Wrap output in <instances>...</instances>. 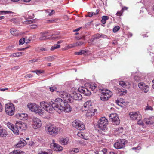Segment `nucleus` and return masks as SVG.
Returning <instances> with one entry per match:
<instances>
[{
    "instance_id": "44",
    "label": "nucleus",
    "mask_w": 154,
    "mask_h": 154,
    "mask_svg": "<svg viewBox=\"0 0 154 154\" xmlns=\"http://www.w3.org/2000/svg\"><path fill=\"white\" fill-rule=\"evenodd\" d=\"M134 79L136 82H139L141 81L143 79L138 76H135L134 77Z\"/></svg>"
},
{
    "instance_id": "27",
    "label": "nucleus",
    "mask_w": 154,
    "mask_h": 154,
    "mask_svg": "<svg viewBox=\"0 0 154 154\" xmlns=\"http://www.w3.org/2000/svg\"><path fill=\"white\" fill-rule=\"evenodd\" d=\"M7 135V133L6 131L4 129H0V136L2 137H4Z\"/></svg>"
},
{
    "instance_id": "51",
    "label": "nucleus",
    "mask_w": 154,
    "mask_h": 154,
    "mask_svg": "<svg viewBox=\"0 0 154 154\" xmlns=\"http://www.w3.org/2000/svg\"><path fill=\"white\" fill-rule=\"evenodd\" d=\"M57 88L55 86L51 87L50 88V91L51 92H54L56 90Z\"/></svg>"
},
{
    "instance_id": "6",
    "label": "nucleus",
    "mask_w": 154,
    "mask_h": 154,
    "mask_svg": "<svg viewBox=\"0 0 154 154\" xmlns=\"http://www.w3.org/2000/svg\"><path fill=\"white\" fill-rule=\"evenodd\" d=\"M104 132L107 130V121L105 117H102L98 122V124L96 125Z\"/></svg>"
},
{
    "instance_id": "45",
    "label": "nucleus",
    "mask_w": 154,
    "mask_h": 154,
    "mask_svg": "<svg viewBox=\"0 0 154 154\" xmlns=\"http://www.w3.org/2000/svg\"><path fill=\"white\" fill-rule=\"evenodd\" d=\"M76 46H82L84 44V42L82 41H79L75 43Z\"/></svg>"
},
{
    "instance_id": "1",
    "label": "nucleus",
    "mask_w": 154,
    "mask_h": 154,
    "mask_svg": "<svg viewBox=\"0 0 154 154\" xmlns=\"http://www.w3.org/2000/svg\"><path fill=\"white\" fill-rule=\"evenodd\" d=\"M60 96L63 98V100L60 98L57 99H60L63 102V105H58L60 111H64L66 112H69L71 111L72 108L70 106L68 103H71L73 102V100L72 97L69 94L65 91H61L59 93Z\"/></svg>"
},
{
    "instance_id": "57",
    "label": "nucleus",
    "mask_w": 154,
    "mask_h": 154,
    "mask_svg": "<svg viewBox=\"0 0 154 154\" xmlns=\"http://www.w3.org/2000/svg\"><path fill=\"white\" fill-rule=\"evenodd\" d=\"M34 21V20H33L27 21H26V23L27 24H31V23H33Z\"/></svg>"
},
{
    "instance_id": "52",
    "label": "nucleus",
    "mask_w": 154,
    "mask_h": 154,
    "mask_svg": "<svg viewBox=\"0 0 154 154\" xmlns=\"http://www.w3.org/2000/svg\"><path fill=\"white\" fill-rule=\"evenodd\" d=\"M8 127L10 129L12 130V131L13 129L14 128V125L11 123H9L8 124Z\"/></svg>"
},
{
    "instance_id": "14",
    "label": "nucleus",
    "mask_w": 154,
    "mask_h": 154,
    "mask_svg": "<svg viewBox=\"0 0 154 154\" xmlns=\"http://www.w3.org/2000/svg\"><path fill=\"white\" fill-rule=\"evenodd\" d=\"M78 91L79 92L83 94L86 96H89L91 94L90 90L87 88L83 86H81L78 89Z\"/></svg>"
},
{
    "instance_id": "24",
    "label": "nucleus",
    "mask_w": 154,
    "mask_h": 154,
    "mask_svg": "<svg viewBox=\"0 0 154 154\" xmlns=\"http://www.w3.org/2000/svg\"><path fill=\"white\" fill-rule=\"evenodd\" d=\"M16 116L19 119L22 120H26L28 117L26 114H18L16 115Z\"/></svg>"
},
{
    "instance_id": "19",
    "label": "nucleus",
    "mask_w": 154,
    "mask_h": 154,
    "mask_svg": "<svg viewBox=\"0 0 154 154\" xmlns=\"http://www.w3.org/2000/svg\"><path fill=\"white\" fill-rule=\"evenodd\" d=\"M72 99L75 100H80L82 99V96L79 93L74 92L73 93Z\"/></svg>"
},
{
    "instance_id": "47",
    "label": "nucleus",
    "mask_w": 154,
    "mask_h": 154,
    "mask_svg": "<svg viewBox=\"0 0 154 154\" xmlns=\"http://www.w3.org/2000/svg\"><path fill=\"white\" fill-rule=\"evenodd\" d=\"M97 87V85L96 84H91L90 86V88L91 89L94 91L95 90V89Z\"/></svg>"
},
{
    "instance_id": "34",
    "label": "nucleus",
    "mask_w": 154,
    "mask_h": 154,
    "mask_svg": "<svg viewBox=\"0 0 154 154\" xmlns=\"http://www.w3.org/2000/svg\"><path fill=\"white\" fill-rule=\"evenodd\" d=\"M60 142L62 144L65 145L68 143V140L66 138H62L60 140Z\"/></svg>"
},
{
    "instance_id": "29",
    "label": "nucleus",
    "mask_w": 154,
    "mask_h": 154,
    "mask_svg": "<svg viewBox=\"0 0 154 154\" xmlns=\"http://www.w3.org/2000/svg\"><path fill=\"white\" fill-rule=\"evenodd\" d=\"M129 83L127 82H125L124 81H120L119 82V84L122 87L125 88L127 85V83Z\"/></svg>"
},
{
    "instance_id": "32",
    "label": "nucleus",
    "mask_w": 154,
    "mask_h": 154,
    "mask_svg": "<svg viewBox=\"0 0 154 154\" xmlns=\"http://www.w3.org/2000/svg\"><path fill=\"white\" fill-rule=\"evenodd\" d=\"M117 89L119 91V92L120 93V95L121 96L125 95L127 93V91L125 89H119V88Z\"/></svg>"
},
{
    "instance_id": "16",
    "label": "nucleus",
    "mask_w": 154,
    "mask_h": 154,
    "mask_svg": "<svg viewBox=\"0 0 154 154\" xmlns=\"http://www.w3.org/2000/svg\"><path fill=\"white\" fill-rule=\"evenodd\" d=\"M17 126L19 128L20 131L25 130L27 128V125L26 124L22 122L21 121H17Z\"/></svg>"
},
{
    "instance_id": "56",
    "label": "nucleus",
    "mask_w": 154,
    "mask_h": 154,
    "mask_svg": "<svg viewBox=\"0 0 154 154\" xmlns=\"http://www.w3.org/2000/svg\"><path fill=\"white\" fill-rule=\"evenodd\" d=\"M153 108H152L151 106H147L145 109L146 110H153Z\"/></svg>"
},
{
    "instance_id": "38",
    "label": "nucleus",
    "mask_w": 154,
    "mask_h": 154,
    "mask_svg": "<svg viewBox=\"0 0 154 154\" xmlns=\"http://www.w3.org/2000/svg\"><path fill=\"white\" fill-rule=\"evenodd\" d=\"M45 11L46 12L49 13L48 14V15L49 16H52L53 14L55 13V11L54 10H46Z\"/></svg>"
},
{
    "instance_id": "59",
    "label": "nucleus",
    "mask_w": 154,
    "mask_h": 154,
    "mask_svg": "<svg viewBox=\"0 0 154 154\" xmlns=\"http://www.w3.org/2000/svg\"><path fill=\"white\" fill-rule=\"evenodd\" d=\"M39 154H48V153L44 151H39L38 153Z\"/></svg>"
},
{
    "instance_id": "31",
    "label": "nucleus",
    "mask_w": 154,
    "mask_h": 154,
    "mask_svg": "<svg viewBox=\"0 0 154 154\" xmlns=\"http://www.w3.org/2000/svg\"><path fill=\"white\" fill-rule=\"evenodd\" d=\"M77 135L79 137L84 139L87 140L88 139V137L85 136L84 133L83 132H79L77 134Z\"/></svg>"
},
{
    "instance_id": "18",
    "label": "nucleus",
    "mask_w": 154,
    "mask_h": 154,
    "mask_svg": "<svg viewBox=\"0 0 154 154\" xmlns=\"http://www.w3.org/2000/svg\"><path fill=\"white\" fill-rule=\"evenodd\" d=\"M102 91L101 94L105 95L109 99L112 95V93L110 91L104 89H100Z\"/></svg>"
},
{
    "instance_id": "20",
    "label": "nucleus",
    "mask_w": 154,
    "mask_h": 154,
    "mask_svg": "<svg viewBox=\"0 0 154 154\" xmlns=\"http://www.w3.org/2000/svg\"><path fill=\"white\" fill-rule=\"evenodd\" d=\"M87 112L86 113V116L88 117H91L94 115L95 112L97 111L96 109H93L87 110Z\"/></svg>"
},
{
    "instance_id": "50",
    "label": "nucleus",
    "mask_w": 154,
    "mask_h": 154,
    "mask_svg": "<svg viewBox=\"0 0 154 154\" xmlns=\"http://www.w3.org/2000/svg\"><path fill=\"white\" fill-rule=\"evenodd\" d=\"M120 29V27L119 26H116L113 29V31L114 33L116 32Z\"/></svg>"
},
{
    "instance_id": "36",
    "label": "nucleus",
    "mask_w": 154,
    "mask_h": 154,
    "mask_svg": "<svg viewBox=\"0 0 154 154\" xmlns=\"http://www.w3.org/2000/svg\"><path fill=\"white\" fill-rule=\"evenodd\" d=\"M24 152L22 151L14 150L11 152L9 154H23Z\"/></svg>"
},
{
    "instance_id": "48",
    "label": "nucleus",
    "mask_w": 154,
    "mask_h": 154,
    "mask_svg": "<svg viewBox=\"0 0 154 154\" xmlns=\"http://www.w3.org/2000/svg\"><path fill=\"white\" fill-rule=\"evenodd\" d=\"M25 39L24 38H22L19 41V45H21L23 44L25 42Z\"/></svg>"
},
{
    "instance_id": "35",
    "label": "nucleus",
    "mask_w": 154,
    "mask_h": 154,
    "mask_svg": "<svg viewBox=\"0 0 154 154\" xmlns=\"http://www.w3.org/2000/svg\"><path fill=\"white\" fill-rule=\"evenodd\" d=\"M99 11V10L97 9L96 10V12L94 13L93 12H88V16L90 17H91L93 15H96L98 14V13Z\"/></svg>"
},
{
    "instance_id": "64",
    "label": "nucleus",
    "mask_w": 154,
    "mask_h": 154,
    "mask_svg": "<svg viewBox=\"0 0 154 154\" xmlns=\"http://www.w3.org/2000/svg\"><path fill=\"white\" fill-rule=\"evenodd\" d=\"M81 28V27H79L77 29H75L74 30H73V31L74 32H77V31H79V30Z\"/></svg>"
},
{
    "instance_id": "62",
    "label": "nucleus",
    "mask_w": 154,
    "mask_h": 154,
    "mask_svg": "<svg viewBox=\"0 0 154 154\" xmlns=\"http://www.w3.org/2000/svg\"><path fill=\"white\" fill-rule=\"evenodd\" d=\"M32 77V75L30 74H27L26 75V76H25V77H26V78H31V77Z\"/></svg>"
},
{
    "instance_id": "60",
    "label": "nucleus",
    "mask_w": 154,
    "mask_h": 154,
    "mask_svg": "<svg viewBox=\"0 0 154 154\" xmlns=\"http://www.w3.org/2000/svg\"><path fill=\"white\" fill-rule=\"evenodd\" d=\"M43 72H42L41 70H36V73L37 74L39 73H42Z\"/></svg>"
},
{
    "instance_id": "4",
    "label": "nucleus",
    "mask_w": 154,
    "mask_h": 154,
    "mask_svg": "<svg viewBox=\"0 0 154 154\" xmlns=\"http://www.w3.org/2000/svg\"><path fill=\"white\" fill-rule=\"evenodd\" d=\"M53 101H51L49 103L45 102L42 101L40 103V106L41 107L49 113H51L54 110L57 111H60L58 105H63V102L60 99H56Z\"/></svg>"
},
{
    "instance_id": "5",
    "label": "nucleus",
    "mask_w": 154,
    "mask_h": 154,
    "mask_svg": "<svg viewBox=\"0 0 154 154\" xmlns=\"http://www.w3.org/2000/svg\"><path fill=\"white\" fill-rule=\"evenodd\" d=\"M27 107L32 111L34 112L39 115L43 114V111L40 109L38 105L35 103H29L27 105Z\"/></svg>"
},
{
    "instance_id": "46",
    "label": "nucleus",
    "mask_w": 154,
    "mask_h": 154,
    "mask_svg": "<svg viewBox=\"0 0 154 154\" xmlns=\"http://www.w3.org/2000/svg\"><path fill=\"white\" fill-rule=\"evenodd\" d=\"M36 50L38 52H40L41 51H47V49L44 48H37Z\"/></svg>"
},
{
    "instance_id": "26",
    "label": "nucleus",
    "mask_w": 154,
    "mask_h": 154,
    "mask_svg": "<svg viewBox=\"0 0 154 154\" xmlns=\"http://www.w3.org/2000/svg\"><path fill=\"white\" fill-rule=\"evenodd\" d=\"M13 132L15 134H18L19 133L20 130L19 128L17 126V122H16L15 127H14V128L12 130Z\"/></svg>"
},
{
    "instance_id": "63",
    "label": "nucleus",
    "mask_w": 154,
    "mask_h": 154,
    "mask_svg": "<svg viewBox=\"0 0 154 154\" xmlns=\"http://www.w3.org/2000/svg\"><path fill=\"white\" fill-rule=\"evenodd\" d=\"M116 103L118 105L120 106V105L121 103H122L120 102L118 100H116Z\"/></svg>"
},
{
    "instance_id": "8",
    "label": "nucleus",
    "mask_w": 154,
    "mask_h": 154,
    "mask_svg": "<svg viewBox=\"0 0 154 154\" xmlns=\"http://www.w3.org/2000/svg\"><path fill=\"white\" fill-rule=\"evenodd\" d=\"M58 128L53 125L47 127V132L49 134L54 135L58 134Z\"/></svg>"
},
{
    "instance_id": "41",
    "label": "nucleus",
    "mask_w": 154,
    "mask_h": 154,
    "mask_svg": "<svg viewBox=\"0 0 154 154\" xmlns=\"http://www.w3.org/2000/svg\"><path fill=\"white\" fill-rule=\"evenodd\" d=\"M60 47V45L58 44H55L54 45L52 46L51 48V51H54L55 49L58 48Z\"/></svg>"
},
{
    "instance_id": "11",
    "label": "nucleus",
    "mask_w": 154,
    "mask_h": 154,
    "mask_svg": "<svg viewBox=\"0 0 154 154\" xmlns=\"http://www.w3.org/2000/svg\"><path fill=\"white\" fill-rule=\"evenodd\" d=\"M109 119L110 120L112 121L116 125H118L120 123V120L118 115L116 113H112L110 114Z\"/></svg>"
},
{
    "instance_id": "22",
    "label": "nucleus",
    "mask_w": 154,
    "mask_h": 154,
    "mask_svg": "<svg viewBox=\"0 0 154 154\" xmlns=\"http://www.w3.org/2000/svg\"><path fill=\"white\" fill-rule=\"evenodd\" d=\"M51 145L54 148L55 150L56 151H61L63 149V148L61 146L54 142L51 143Z\"/></svg>"
},
{
    "instance_id": "53",
    "label": "nucleus",
    "mask_w": 154,
    "mask_h": 154,
    "mask_svg": "<svg viewBox=\"0 0 154 154\" xmlns=\"http://www.w3.org/2000/svg\"><path fill=\"white\" fill-rule=\"evenodd\" d=\"M38 60V59L36 58H34L33 59L29 60V61L28 62L29 63H31L33 62H35L37 61Z\"/></svg>"
},
{
    "instance_id": "54",
    "label": "nucleus",
    "mask_w": 154,
    "mask_h": 154,
    "mask_svg": "<svg viewBox=\"0 0 154 154\" xmlns=\"http://www.w3.org/2000/svg\"><path fill=\"white\" fill-rule=\"evenodd\" d=\"M76 46L75 43H74L73 44H71L68 45L67 46L68 48H71L73 47Z\"/></svg>"
},
{
    "instance_id": "7",
    "label": "nucleus",
    "mask_w": 154,
    "mask_h": 154,
    "mask_svg": "<svg viewBox=\"0 0 154 154\" xmlns=\"http://www.w3.org/2000/svg\"><path fill=\"white\" fill-rule=\"evenodd\" d=\"M15 110L14 105L11 103L6 104L5 111L6 113L10 116L14 114Z\"/></svg>"
},
{
    "instance_id": "42",
    "label": "nucleus",
    "mask_w": 154,
    "mask_h": 154,
    "mask_svg": "<svg viewBox=\"0 0 154 154\" xmlns=\"http://www.w3.org/2000/svg\"><path fill=\"white\" fill-rule=\"evenodd\" d=\"M86 53V51L85 50H81L80 51L77 52H75V54L76 55H82L84 54L85 53Z\"/></svg>"
},
{
    "instance_id": "13",
    "label": "nucleus",
    "mask_w": 154,
    "mask_h": 154,
    "mask_svg": "<svg viewBox=\"0 0 154 154\" xmlns=\"http://www.w3.org/2000/svg\"><path fill=\"white\" fill-rule=\"evenodd\" d=\"M42 125L40 120L38 118H34L33 119L32 125L35 129L40 128Z\"/></svg>"
},
{
    "instance_id": "17",
    "label": "nucleus",
    "mask_w": 154,
    "mask_h": 154,
    "mask_svg": "<svg viewBox=\"0 0 154 154\" xmlns=\"http://www.w3.org/2000/svg\"><path fill=\"white\" fill-rule=\"evenodd\" d=\"M139 112L137 113L135 112H131L129 113V115L131 119L132 120H138V118L140 116Z\"/></svg>"
},
{
    "instance_id": "58",
    "label": "nucleus",
    "mask_w": 154,
    "mask_h": 154,
    "mask_svg": "<svg viewBox=\"0 0 154 154\" xmlns=\"http://www.w3.org/2000/svg\"><path fill=\"white\" fill-rule=\"evenodd\" d=\"M123 128L122 127H119L116 130L121 133L123 131Z\"/></svg>"
},
{
    "instance_id": "15",
    "label": "nucleus",
    "mask_w": 154,
    "mask_h": 154,
    "mask_svg": "<svg viewBox=\"0 0 154 154\" xmlns=\"http://www.w3.org/2000/svg\"><path fill=\"white\" fill-rule=\"evenodd\" d=\"M138 86L145 93H147L149 90V87L148 86L146 85L143 82L139 83L138 84Z\"/></svg>"
},
{
    "instance_id": "2",
    "label": "nucleus",
    "mask_w": 154,
    "mask_h": 154,
    "mask_svg": "<svg viewBox=\"0 0 154 154\" xmlns=\"http://www.w3.org/2000/svg\"><path fill=\"white\" fill-rule=\"evenodd\" d=\"M53 101H51L49 103L45 102L42 101L40 103V106L41 107L49 113H51L54 110L57 111H60L58 105H63V102L60 99H56Z\"/></svg>"
},
{
    "instance_id": "21",
    "label": "nucleus",
    "mask_w": 154,
    "mask_h": 154,
    "mask_svg": "<svg viewBox=\"0 0 154 154\" xmlns=\"http://www.w3.org/2000/svg\"><path fill=\"white\" fill-rule=\"evenodd\" d=\"M26 144V141L23 139H20V141L16 144V146L17 148L23 147Z\"/></svg>"
},
{
    "instance_id": "37",
    "label": "nucleus",
    "mask_w": 154,
    "mask_h": 154,
    "mask_svg": "<svg viewBox=\"0 0 154 154\" xmlns=\"http://www.w3.org/2000/svg\"><path fill=\"white\" fill-rule=\"evenodd\" d=\"M109 19V17L106 16H104L102 17L101 22L103 24L106 23V20Z\"/></svg>"
},
{
    "instance_id": "23",
    "label": "nucleus",
    "mask_w": 154,
    "mask_h": 154,
    "mask_svg": "<svg viewBox=\"0 0 154 154\" xmlns=\"http://www.w3.org/2000/svg\"><path fill=\"white\" fill-rule=\"evenodd\" d=\"M93 40H95V39H99L101 38H106L107 37L105 35L102 34H97L93 36Z\"/></svg>"
},
{
    "instance_id": "9",
    "label": "nucleus",
    "mask_w": 154,
    "mask_h": 154,
    "mask_svg": "<svg viewBox=\"0 0 154 154\" xmlns=\"http://www.w3.org/2000/svg\"><path fill=\"white\" fill-rule=\"evenodd\" d=\"M127 143L126 140L124 139L118 140L114 144V146L117 149H120L124 147L125 144Z\"/></svg>"
},
{
    "instance_id": "3",
    "label": "nucleus",
    "mask_w": 154,
    "mask_h": 154,
    "mask_svg": "<svg viewBox=\"0 0 154 154\" xmlns=\"http://www.w3.org/2000/svg\"><path fill=\"white\" fill-rule=\"evenodd\" d=\"M53 101H51L49 103L45 102L42 101L40 103V106L41 107L49 113H51L54 110L57 111H60L58 105H63V102L60 99H56Z\"/></svg>"
},
{
    "instance_id": "55",
    "label": "nucleus",
    "mask_w": 154,
    "mask_h": 154,
    "mask_svg": "<svg viewBox=\"0 0 154 154\" xmlns=\"http://www.w3.org/2000/svg\"><path fill=\"white\" fill-rule=\"evenodd\" d=\"M37 27V25L36 24H32L30 26V28L32 29H34L36 28Z\"/></svg>"
},
{
    "instance_id": "39",
    "label": "nucleus",
    "mask_w": 154,
    "mask_h": 154,
    "mask_svg": "<svg viewBox=\"0 0 154 154\" xmlns=\"http://www.w3.org/2000/svg\"><path fill=\"white\" fill-rule=\"evenodd\" d=\"M79 151V149L77 148H75L71 149L70 152L71 153H75L78 152Z\"/></svg>"
},
{
    "instance_id": "43",
    "label": "nucleus",
    "mask_w": 154,
    "mask_h": 154,
    "mask_svg": "<svg viewBox=\"0 0 154 154\" xmlns=\"http://www.w3.org/2000/svg\"><path fill=\"white\" fill-rule=\"evenodd\" d=\"M11 12L10 11H0V14H9L10 13H11Z\"/></svg>"
},
{
    "instance_id": "61",
    "label": "nucleus",
    "mask_w": 154,
    "mask_h": 154,
    "mask_svg": "<svg viewBox=\"0 0 154 154\" xmlns=\"http://www.w3.org/2000/svg\"><path fill=\"white\" fill-rule=\"evenodd\" d=\"M122 13L121 11H118L116 14V15L117 16H120L122 14Z\"/></svg>"
},
{
    "instance_id": "28",
    "label": "nucleus",
    "mask_w": 154,
    "mask_h": 154,
    "mask_svg": "<svg viewBox=\"0 0 154 154\" xmlns=\"http://www.w3.org/2000/svg\"><path fill=\"white\" fill-rule=\"evenodd\" d=\"M151 117L149 118H145L144 119V121L147 124H153L154 122L153 121L151 120Z\"/></svg>"
},
{
    "instance_id": "33",
    "label": "nucleus",
    "mask_w": 154,
    "mask_h": 154,
    "mask_svg": "<svg viewBox=\"0 0 154 154\" xmlns=\"http://www.w3.org/2000/svg\"><path fill=\"white\" fill-rule=\"evenodd\" d=\"M10 31V32L12 35L15 36L18 35V31L16 29L14 28H11Z\"/></svg>"
},
{
    "instance_id": "12",
    "label": "nucleus",
    "mask_w": 154,
    "mask_h": 154,
    "mask_svg": "<svg viewBox=\"0 0 154 154\" xmlns=\"http://www.w3.org/2000/svg\"><path fill=\"white\" fill-rule=\"evenodd\" d=\"M91 109H92L91 101H88L84 104L81 110L82 111H85Z\"/></svg>"
},
{
    "instance_id": "10",
    "label": "nucleus",
    "mask_w": 154,
    "mask_h": 154,
    "mask_svg": "<svg viewBox=\"0 0 154 154\" xmlns=\"http://www.w3.org/2000/svg\"><path fill=\"white\" fill-rule=\"evenodd\" d=\"M72 125L75 128L79 130L85 129L84 125L80 121L75 120L72 122Z\"/></svg>"
},
{
    "instance_id": "30",
    "label": "nucleus",
    "mask_w": 154,
    "mask_h": 154,
    "mask_svg": "<svg viewBox=\"0 0 154 154\" xmlns=\"http://www.w3.org/2000/svg\"><path fill=\"white\" fill-rule=\"evenodd\" d=\"M56 57L55 56H51L45 57V59L48 61L51 62L56 59Z\"/></svg>"
},
{
    "instance_id": "49",
    "label": "nucleus",
    "mask_w": 154,
    "mask_h": 154,
    "mask_svg": "<svg viewBox=\"0 0 154 154\" xmlns=\"http://www.w3.org/2000/svg\"><path fill=\"white\" fill-rule=\"evenodd\" d=\"M19 53H18L17 52L12 53L11 54V55L9 56V57H19Z\"/></svg>"
},
{
    "instance_id": "40",
    "label": "nucleus",
    "mask_w": 154,
    "mask_h": 154,
    "mask_svg": "<svg viewBox=\"0 0 154 154\" xmlns=\"http://www.w3.org/2000/svg\"><path fill=\"white\" fill-rule=\"evenodd\" d=\"M102 94L100 96V99L101 100L105 101L109 99L108 97H106L105 95L103 94Z\"/></svg>"
},
{
    "instance_id": "25",
    "label": "nucleus",
    "mask_w": 154,
    "mask_h": 154,
    "mask_svg": "<svg viewBox=\"0 0 154 154\" xmlns=\"http://www.w3.org/2000/svg\"><path fill=\"white\" fill-rule=\"evenodd\" d=\"M46 33V32H42L40 33V34L41 36L39 38V39L40 40H45L47 39H48V38H47L46 37V35H45V34Z\"/></svg>"
}]
</instances>
